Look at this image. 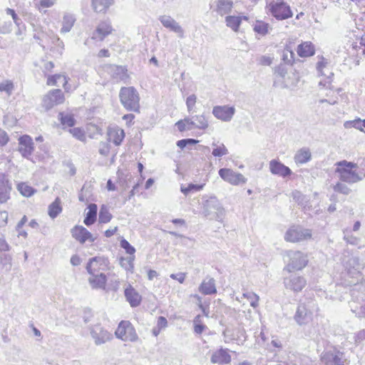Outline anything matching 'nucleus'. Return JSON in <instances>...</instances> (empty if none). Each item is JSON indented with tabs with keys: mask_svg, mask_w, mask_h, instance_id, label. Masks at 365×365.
Returning <instances> with one entry per match:
<instances>
[{
	"mask_svg": "<svg viewBox=\"0 0 365 365\" xmlns=\"http://www.w3.org/2000/svg\"><path fill=\"white\" fill-rule=\"evenodd\" d=\"M335 173L342 182L354 184L361 181L365 178V173H358L356 163L343 160L335 163Z\"/></svg>",
	"mask_w": 365,
	"mask_h": 365,
	"instance_id": "obj_1",
	"label": "nucleus"
},
{
	"mask_svg": "<svg viewBox=\"0 0 365 365\" xmlns=\"http://www.w3.org/2000/svg\"><path fill=\"white\" fill-rule=\"evenodd\" d=\"M201 207V214L209 220L222 222L225 216V210L215 196L203 197Z\"/></svg>",
	"mask_w": 365,
	"mask_h": 365,
	"instance_id": "obj_2",
	"label": "nucleus"
},
{
	"mask_svg": "<svg viewBox=\"0 0 365 365\" xmlns=\"http://www.w3.org/2000/svg\"><path fill=\"white\" fill-rule=\"evenodd\" d=\"M119 98L121 104L127 110L139 112L140 97L134 87H122L120 90Z\"/></svg>",
	"mask_w": 365,
	"mask_h": 365,
	"instance_id": "obj_3",
	"label": "nucleus"
},
{
	"mask_svg": "<svg viewBox=\"0 0 365 365\" xmlns=\"http://www.w3.org/2000/svg\"><path fill=\"white\" fill-rule=\"evenodd\" d=\"M267 9L270 14L279 21L289 19L293 16L289 5L283 0L270 1L267 4Z\"/></svg>",
	"mask_w": 365,
	"mask_h": 365,
	"instance_id": "obj_4",
	"label": "nucleus"
},
{
	"mask_svg": "<svg viewBox=\"0 0 365 365\" xmlns=\"http://www.w3.org/2000/svg\"><path fill=\"white\" fill-rule=\"evenodd\" d=\"M289 260L284 270L292 272L295 270H302L307 263V257L300 251L289 250L287 252Z\"/></svg>",
	"mask_w": 365,
	"mask_h": 365,
	"instance_id": "obj_5",
	"label": "nucleus"
},
{
	"mask_svg": "<svg viewBox=\"0 0 365 365\" xmlns=\"http://www.w3.org/2000/svg\"><path fill=\"white\" fill-rule=\"evenodd\" d=\"M289 273V274L283 279L285 289L295 293L301 292L307 285L306 279L293 272Z\"/></svg>",
	"mask_w": 365,
	"mask_h": 365,
	"instance_id": "obj_6",
	"label": "nucleus"
},
{
	"mask_svg": "<svg viewBox=\"0 0 365 365\" xmlns=\"http://www.w3.org/2000/svg\"><path fill=\"white\" fill-rule=\"evenodd\" d=\"M115 334L117 338L125 341H135L138 338L135 328L128 321H122Z\"/></svg>",
	"mask_w": 365,
	"mask_h": 365,
	"instance_id": "obj_7",
	"label": "nucleus"
},
{
	"mask_svg": "<svg viewBox=\"0 0 365 365\" xmlns=\"http://www.w3.org/2000/svg\"><path fill=\"white\" fill-rule=\"evenodd\" d=\"M312 237V231L301 227H292L285 233L284 239L287 242H298Z\"/></svg>",
	"mask_w": 365,
	"mask_h": 365,
	"instance_id": "obj_8",
	"label": "nucleus"
},
{
	"mask_svg": "<svg viewBox=\"0 0 365 365\" xmlns=\"http://www.w3.org/2000/svg\"><path fill=\"white\" fill-rule=\"evenodd\" d=\"M63 101L64 96L61 90L54 89L43 97L42 106L46 110H49L56 105L63 103Z\"/></svg>",
	"mask_w": 365,
	"mask_h": 365,
	"instance_id": "obj_9",
	"label": "nucleus"
},
{
	"mask_svg": "<svg viewBox=\"0 0 365 365\" xmlns=\"http://www.w3.org/2000/svg\"><path fill=\"white\" fill-rule=\"evenodd\" d=\"M212 113L216 118L224 122H230L235 113V108L234 106H216L213 107Z\"/></svg>",
	"mask_w": 365,
	"mask_h": 365,
	"instance_id": "obj_10",
	"label": "nucleus"
},
{
	"mask_svg": "<svg viewBox=\"0 0 365 365\" xmlns=\"http://www.w3.org/2000/svg\"><path fill=\"white\" fill-rule=\"evenodd\" d=\"M108 264V259L103 257H95L90 259L86 265V269L90 274L99 273L101 270H106Z\"/></svg>",
	"mask_w": 365,
	"mask_h": 365,
	"instance_id": "obj_11",
	"label": "nucleus"
},
{
	"mask_svg": "<svg viewBox=\"0 0 365 365\" xmlns=\"http://www.w3.org/2000/svg\"><path fill=\"white\" fill-rule=\"evenodd\" d=\"M310 306L305 304H300L294 315V320L299 325L308 324L312 319V312Z\"/></svg>",
	"mask_w": 365,
	"mask_h": 365,
	"instance_id": "obj_12",
	"label": "nucleus"
},
{
	"mask_svg": "<svg viewBox=\"0 0 365 365\" xmlns=\"http://www.w3.org/2000/svg\"><path fill=\"white\" fill-rule=\"evenodd\" d=\"M219 175L224 180L232 185H238L246 182L245 178L242 174L235 173L228 168L220 169Z\"/></svg>",
	"mask_w": 365,
	"mask_h": 365,
	"instance_id": "obj_13",
	"label": "nucleus"
},
{
	"mask_svg": "<svg viewBox=\"0 0 365 365\" xmlns=\"http://www.w3.org/2000/svg\"><path fill=\"white\" fill-rule=\"evenodd\" d=\"M19 153L24 158H29L34 150L32 138L27 135H24L19 138Z\"/></svg>",
	"mask_w": 365,
	"mask_h": 365,
	"instance_id": "obj_14",
	"label": "nucleus"
},
{
	"mask_svg": "<svg viewBox=\"0 0 365 365\" xmlns=\"http://www.w3.org/2000/svg\"><path fill=\"white\" fill-rule=\"evenodd\" d=\"M71 232L72 237L81 244L85 243L87 240L91 242L95 241L92 234L83 226L76 225L71 229Z\"/></svg>",
	"mask_w": 365,
	"mask_h": 365,
	"instance_id": "obj_15",
	"label": "nucleus"
},
{
	"mask_svg": "<svg viewBox=\"0 0 365 365\" xmlns=\"http://www.w3.org/2000/svg\"><path fill=\"white\" fill-rule=\"evenodd\" d=\"M343 354L335 349L322 353L321 359L326 365H341Z\"/></svg>",
	"mask_w": 365,
	"mask_h": 365,
	"instance_id": "obj_16",
	"label": "nucleus"
},
{
	"mask_svg": "<svg viewBox=\"0 0 365 365\" xmlns=\"http://www.w3.org/2000/svg\"><path fill=\"white\" fill-rule=\"evenodd\" d=\"M91 334L96 345L104 344L112 338V335L99 325L92 328Z\"/></svg>",
	"mask_w": 365,
	"mask_h": 365,
	"instance_id": "obj_17",
	"label": "nucleus"
},
{
	"mask_svg": "<svg viewBox=\"0 0 365 365\" xmlns=\"http://www.w3.org/2000/svg\"><path fill=\"white\" fill-rule=\"evenodd\" d=\"M106 71L115 81H123L128 78L127 68L123 66L107 65Z\"/></svg>",
	"mask_w": 365,
	"mask_h": 365,
	"instance_id": "obj_18",
	"label": "nucleus"
},
{
	"mask_svg": "<svg viewBox=\"0 0 365 365\" xmlns=\"http://www.w3.org/2000/svg\"><path fill=\"white\" fill-rule=\"evenodd\" d=\"M351 295L352 297V300L359 301L361 300L364 302V304L361 306L359 309L354 308L351 304H350V307L351 308L352 312L355 313L356 316L359 318L365 317V294L360 292L356 287L353 288L351 290Z\"/></svg>",
	"mask_w": 365,
	"mask_h": 365,
	"instance_id": "obj_19",
	"label": "nucleus"
},
{
	"mask_svg": "<svg viewBox=\"0 0 365 365\" xmlns=\"http://www.w3.org/2000/svg\"><path fill=\"white\" fill-rule=\"evenodd\" d=\"M159 21L161 22L164 27L178 34L180 38L183 36V29L179 25V24L171 16L166 15L160 16L159 17Z\"/></svg>",
	"mask_w": 365,
	"mask_h": 365,
	"instance_id": "obj_20",
	"label": "nucleus"
},
{
	"mask_svg": "<svg viewBox=\"0 0 365 365\" xmlns=\"http://www.w3.org/2000/svg\"><path fill=\"white\" fill-rule=\"evenodd\" d=\"M11 185L5 174L0 173V204L5 203L10 198Z\"/></svg>",
	"mask_w": 365,
	"mask_h": 365,
	"instance_id": "obj_21",
	"label": "nucleus"
},
{
	"mask_svg": "<svg viewBox=\"0 0 365 365\" xmlns=\"http://www.w3.org/2000/svg\"><path fill=\"white\" fill-rule=\"evenodd\" d=\"M210 361L213 364L220 365L227 364L231 361V356L229 349L220 348L214 351L211 356Z\"/></svg>",
	"mask_w": 365,
	"mask_h": 365,
	"instance_id": "obj_22",
	"label": "nucleus"
},
{
	"mask_svg": "<svg viewBox=\"0 0 365 365\" xmlns=\"http://www.w3.org/2000/svg\"><path fill=\"white\" fill-rule=\"evenodd\" d=\"M112 26L108 21H101L97 26L96 31L93 33L92 38L103 41L108 35L112 32Z\"/></svg>",
	"mask_w": 365,
	"mask_h": 365,
	"instance_id": "obj_23",
	"label": "nucleus"
},
{
	"mask_svg": "<svg viewBox=\"0 0 365 365\" xmlns=\"http://www.w3.org/2000/svg\"><path fill=\"white\" fill-rule=\"evenodd\" d=\"M269 170L273 175H277L282 178L289 176L292 173L289 168L277 160H272L269 162Z\"/></svg>",
	"mask_w": 365,
	"mask_h": 365,
	"instance_id": "obj_24",
	"label": "nucleus"
},
{
	"mask_svg": "<svg viewBox=\"0 0 365 365\" xmlns=\"http://www.w3.org/2000/svg\"><path fill=\"white\" fill-rule=\"evenodd\" d=\"M125 297L126 300L133 307H138L141 302V297L138 292L131 286L128 285L125 289Z\"/></svg>",
	"mask_w": 365,
	"mask_h": 365,
	"instance_id": "obj_25",
	"label": "nucleus"
},
{
	"mask_svg": "<svg viewBox=\"0 0 365 365\" xmlns=\"http://www.w3.org/2000/svg\"><path fill=\"white\" fill-rule=\"evenodd\" d=\"M88 278V282L93 289H105L107 277L103 273H97L91 274Z\"/></svg>",
	"mask_w": 365,
	"mask_h": 365,
	"instance_id": "obj_26",
	"label": "nucleus"
},
{
	"mask_svg": "<svg viewBox=\"0 0 365 365\" xmlns=\"http://www.w3.org/2000/svg\"><path fill=\"white\" fill-rule=\"evenodd\" d=\"M199 291L205 295L215 294L217 292L215 280L212 277H207L200 285Z\"/></svg>",
	"mask_w": 365,
	"mask_h": 365,
	"instance_id": "obj_27",
	"label": "nucleus"
},
{
	"mask_svg": "<svg viewBox=\"0 0 365 365\" xmlns=\"http://www.w3.org/2000/svg\"><path fill=\"white\" fill-rule=\"evenodd\" d=\"M108 140L113 142L115 145H120L125 138V133L123 129L115 128L108 132Z\"/></svg>",
	"mask_w": 365,
	"mask_h": 365,
	"instance_id": "obj_28",
	"label": "nucleus"
},
{
	"mask_svg": "<svg viewBox=\"0 0 365 365\" xmlns=\"http://www.w3.org/2000/svg\"><path fill=\"white\" fill-rule=\"evenodd\" d=\"M215 11L220 16L229 14L233 6L232 0H217Z\"/></svg>",
	"mask_w": 365,
	"mask_h": 365,
	"instance_id": "obj_29",
	"label": "nucleus"
},
{
	"mask_svg": "<svg viewBox=\"0 0 365 365\" xmlns=\"http://www.w3.org/2000/svg\"><path fill=\"white\" fill-rule=\"evenodd\" d=\"M297 53L300 57H309L315 53L314 46L310 41L300 43L297 47Z\"/></svg>",
	"mask_w": 365,
	"mask_h": 365,
	"instance_id": "obj_30",
	"label": "nucleus"
},
{
	"mask_svg": "<svg viewBox=\"0 0 365 365\" xmlns=\"http://www.w3.org/2000/svg\"><path fill=\"white\" fill-rule=\"evenodd\" d=\"M312 158L311 152L308 148H303L299 150L294 155V161L297 164H304Z\"/></svg>",
	"mask_w": 365,
	"mask_h": 365,
	"instance_id": "obj_31",
	"label": "nucleus"
},
{
	"mask_svg": "<svg viewBox=\"0 0 365 365\" xmlns=\"http://www.w3.org/2000/svg\"><path fill=\"white\" fill-rule=\"evenodd\" d=\"M88 208V211L86 213L83 222L86 225L90 226L96 220L98 207L96 204H90Z\"/></svg>",
	"mask_w": 365,
	"mask_h": 365,
	"instance_id": "obj_32",
	"label": "nucleus"
},
{
	"mask_svg": "<svg viewBox=\"0 0 365 365\" xmlns=\"http://www.w3.org/2000/svg\"><path fill=\"white\" fill-rule=\"evenodd\" d=\"M76 21V18L73 14H65L63 17L62 21V27L61 29V33H68L69 32L73 24Z\"/></svg>",
	"mask_w": 365,
	"mask_h": 365,
	"instance_id": "obj_33",
	"label": "nucleus"
},
{
	"mask_svg": "<svg viewBox=\"0 0 365 365\" xmlns=\"http://www.w3.org/2000/svg\"><path fill=\"white\" fill-rule=\"evenodd\" d=\"M61 201L59 197H56L55 200L48 206V214L51 218L55 219L61 212Z\"/></svg>",
	"mask_w": 365,
	"mask_h": 365,
	"instance_id": "obj_34",
	"label": "nucleus"
},
{
	"mask_svg": "<svg viewBox=\"0 0 365 365\" xmlns=\"http://www.w3.org/2000/svg\"><path fill=\"white\" fill-rule=\"evenodd\" d=\"M242 19L247 20V16H228L225 18L226 25L231 28L233 31H237Z\"/></svg>",
	"mask_w": 365,
	"mask_h": 365,
	"instance_id": "obj_35",
	"label": "nucleus"
},
{
	"mask_svg": "<svg viewBox=\"0 0 365 365\" xmlns=\"http://www.w3.org/2000/svg\"><path fill=\"white\" fill-rule=\"evenodd\" d=\"M113 3V0H92V6L96 12L105 11Z\"/></svg>",
	"mask_w": 365,
	"mask_h": 365,
	"instance_id": "obj_36",
	"label": "nucleus"
},
{
	"mask_svg": "<svg viewBox=\"0 0 365 365\" xmlns=\"http://www.w3.org/2000/svg\"><path fill=\"white\" fill-rule=\"evenodd\" d=\"M212 145L214 147L212 152L213 156L220 158L228 154V150L223 143L213 142Z\"/></svg>",
	"mask_w": 365,
	"mask_h": 365,
	"instance_id": "obj_37",
	"label": "nucleus"
},
{
	"mask_svg": "<svg viewBox=\"0 0 365 365\" xmlns=\"http://www.w3.org/2000/svg\"><path fill=\"white\" fill-rule=\"evenodd\" d=\"M269 28V24L262 21H257L253 26L254 31L262 36H264L268 33Z\"/></svg>",
	"mask_w": 365,
	"mask_h": 365,
	"instance_id": "obj_38",
	"label": "nucleus"
},
{
	"mask_svg": "<svg viewBox=\"0 0 365 365\" xmlns=\"http://www.w3.org/2000/svg\"><path fill=\"white\" fill-rule=\"evenodd\" d=\"M193 118L196 128L205 130L208 127V121L204 115H195Z\"/></svg>",
	"mask_w": 365,
	"mask_h": 365,
	"instance_id": "obj_39",
	"label": "nucleus"
},
{
	"mask_svg": "<svg viewBox=\"0 0 365 365\" xmlns=\"http://www.w3.org/2000/svg\"><path fill=\"white\" fill-rule=\"evenodd\" d=\"M112 215L110 213L106 206L103 205L99 212L98 221L100 223H107L110 221Z\"/></svg>",
	"mask_w": 365,
	"mask_h": 365,
	"instance_id": "obj_40",
	"label": "nucleus"
},
{
	"mask_svg": "<svg viewBox=\"0 0 365 365\" xmlns=\"http://www.w3.org/2000/svg\"><path fill=\"white\" fill-rule=\"evenodd\" d=\"M134 256H130L127 257H121L120 260V264L123 268L125 270L133 272L134 265Z\"/></svg>",
	"mask_w": 365,
	"mask_h": 365,
	"instance_id": "obj_41",
	"label": "nucleus"
},
{
	"mask_svg": "<svg viewBox=\"0 0 365 365\" xmlns=\"http://www.w3.org/2000/svg\"><path fill=\"white\" fill-rule=\"evenodd\" d=\"M17 189L19 191V192L23 196H25V197H30L35 192V190L32 187L28 185L25 182H21V183L18 184Z\"/></svg>",
	"mask_w": 365,
	"mask_h": 365,
	"instance_id": "obj_42",
	"label": "nucleus"
},
{
	"mask_svg": "<svg viewBox=\"0 0 365 365\" xmlns=\"http://www.w3.org/2000/svg\"><path fill=\"white\" fill-rule=\"evenodd\" d=\"M12 257L9 254H1L0 255V263L6 272H9L12 265Z\"/></svg>",
	"mask_w": 365,
	"mask_h": 365,
	"instance_id": "obj_43",
	"label": "nucleus"
},
{
	"mask_svg": "<svg viewBox=\"0 0 365 365\" xmlns=\"http://www.w3.org/2000/svg\"><path fill=\"white\" fill-rule=\"evenodd\" d=\"M58 116L59 120L63 125H67L68 127H72L74 125L76 120L72 115L60 113Z\"/></svg>",
	"mask_w": 365,
	"mask_h": 365,
	"instance_id": "obj_44",
	"label": "nucleus"
},
{
	"mask_svg": "<svg viewBox=\"0 0 365 365\" xmlns=\"http://www.w3.org/2000/svg\"><path fill=\"white\" fill-rule=\"evenodd\" d=\"M242 297L244 298L247 299L250 301V306L252 307L253 308H256L258 307L259 297L257 294L254 292H247L243 293Z\"/></svg>",
	"mask_w": 365,
	"mask_h": 365,
	"instance_id": "obj_45",
	"label": "nucleus"
},
{
	"mask_svg": "<svg viewBox=\"0 0 365 365\" xmlns=\"http://www.w3.org/2000/svg\"><path fill=\"white\" fill-rule=\"evenodd\" d=\"M69 132L76 139L81 141L86 140V134L83 129L80 128H70Z\"/></svg>",
	"mask_w": 365,
	"mask_h": 365,
	"instance_id": "obj_46",
	"label": "nucleus"
},
{
	"mask_svg": "<svg viewBox=\"0 0 365 365\" xmlns=\"http://www.w3.org/2000/svg\"><path fill=\"white\" fill-rule=\"evenodd\" d=\"M197 101V97L195 94L189 96L186 99V106L187 111L191 113L195 112V103Z\"/></svg>",
	"mask_w": 365,
	"mask_h": 365,
	"instance_id": "obj_47",
	"label": "nucleus"
},
{
	"mask_svg": "<svg viewBox=\"0 0 365 365\" xmlns=\"http://www.w3.org/2000/svg\"><path fill=\"white\" fill-rule=\"evenodd\" d=\"M202 187H203L202 185H195V184L190 183L188 185L187 187L181 186L180 190L184 195H187L190 192L200 191V190L202 189Z\"/></svg>",
	"mask_w": 365,
	"mask_h": 365,
	"instance_id": "obj_48",
	"label": "nucleus"
},
{
	"mask_svg": "<svg viewBox=\"0 0 365 365\" xmlns=\"http://www.w3.org/2000/svg\"><path fill=\"white\" fill-rule=\"evenodd\" d=\"M58 81H62L63 83H66L67 82L66 76L59 75V74H56V75L50 76L48 78L47 84L49 86H57V82Z\"/></svg>",
	"mask_w": 365,
	"mask_h": 365,
	"instance_id": "obj_49",
	"label": "nucleus"
},
{
	"mask_svg": "<svg viewBox=\"0 0 365 365\" xmlns=\"http://www.w3.org/2000/svg\"><path fill=\"white\" fill-rule=\"evenodd\" d=\"M14 90V84L11 81H5L0 83V91L6 92L10 96Z\"/></svg>",
	"mask_w": 365,
	"mask_h": 365,
	"instance_id": "obj_50",
	"label": "nucleus"
},
{
	"mask_svg": "<svg viewBox=\"0 0 365 365\" xmlns=\"http://www.w3.org/2000/svg\"><path fill=\"white\" fill-rule=\"evenodd\" d=\"M120 247L125 250L126 253L133 256L135 252V249L125 239H122L120 242Z\"/></svg>",
	"mask_w": 365,
	"mask_h": 365,
	"instance_id": "obj_51",
	"label": "nucleus"
},
{
	"mask_svg": "<svg viewBox=\"0 0 365 365\" xmlns=\"http://www.w3.org/2000/svg\"><path fill=\"white\" fill-rule=\"evenodd\" d=\"M334 190L335 192L344 194L349 195L351 192V189L345 184L341 182H337L334 187Z\"/></svg>",
	"mask_w": 365,
	"mask_h": 365,
	"instance_id": "obj_52",
	"label": "nucleus"
},
{
	"mask_svg": "<svg viewBox=\"0 0 365 365\" xmlns=\"http://www.w3.org/2000/svg\"><path fill=\"white\" fill-rule=\"evenodd\" d=\"M348 123H350L351 126L355 128L356 129L360 130L361 131L365 133V119L361 120L360 118H359L350 122H346L345 123V125Z\"/></svg>",
	"mask_w": 365,
	"mask_h": 365,
	"instance_id": "obj_53",
	"label": "nucleus"
},
{
	"mask_svg": "<svg viewBox=\"0 0 365 365\" xmlns=\"http://www.w3.org/2000/svg\"><path fill=\"white\" fill-rule=\"evenodd\" d=\"M292 197L299 205H304L307 202L306 197L299 191H294L292 192Z\"/></svg>",
	"mask_w": 365,
	"mask_h": 365,
	"instance_id": "obj_54",
	"label": "nucleus"
},
{
	"mask_svg": "<svg viewBox=\"0 0 365 365\" xmlns=\"http://www.w3.org/2000/svg\"><path fill=\"white\" fill-rule=\"evenodd\" d=\"M197 143H198V140L192 138H186V139H182L178 141H177V145L181 148H185L188 145H195Z\"/></svg>",
	"mask_w": 365,
	"mask_h": 365,
	"instance_id": "obj_55",
	"label": "nucleus"
},
{
	"mask_svg": "<svg viewBox=\"0 0 365 365\" xmlns=\"http://www.w3.org/2000/svg\"><path fill=\"white\" fill-rule=\"evenodd\" d=\"M200 316L197 315L194 319V331L196 334H200L204 331L205 326L200 323Z\"/></svg>",
	"mask_w": 365,
	"mask_h": 365,
	"instance_id": "obj_56",
	"label": "nucleus"
},
{
	"mask_svg": "<svg viewBox=\"0 0 365 365\" xmlns=\"http://www.w3.org/2000/svg\"><path fill=\"white\" fill-rule=\"evenodd\" d=\"M110 151V145L108 142H101L98 146V152L103 156H107Z\"/></svg>",
	"mask_w": 365,
	"mask_h": 365,
	"instance_id": "obj_57",
	"label": "nucleus"
},
{
	"mask_svg": "<svg viewBox=\"0 0 365 365\" xmlns=\"http://www.w3.org/2000/svg\"><path fill=\"white\" fill-rule=\"evenodd\" d=\"M287 73V70L284 65H279L274 68V74L279 77L284 78Z\"/></svg>",
	"mask_w": 365,
	"mask_h": 365,
	"instance_id": "obj_58",
	"label": "nucleus"
},
{
	"mask_svg": "<svg viewBox=\"0 0 365 365\" xmlns=\"http://www.w3.org/2000/svg\"><path fill=\"white\" fill-rule=\"evenodd\" d=\"M6 14H9V15H11L14 23L17 25V26H19L21 22V20L19 18V16H17V14H16L15 11L12 9H9L8 8L6 10Z\"/></svg>",
	"mask_w": 365,
	"mask_h": 365,
	"instance_id": "obj_59",
	"label": "nucleus"
},
{
	"mask_svg": "<svg viewBox=\"0 0 365 365\" xmlns=\"http://www.w3.org/2000/svg\"><path fill=\"white\" fill-rule=\"evenodd\" d=\"M169 233L173 236L178 237L180 238V243L184 245H188V242H191L192 240L189 237H186L182 235H180L175 232H169Z\"/></svg>",
	"mask_w": 365,
	"mask_h": 365,
	"instance_id": "obj_60",
	"label": "nucleus"
},
{
	"mask_svg": "<svg viewBox=\"0 0 365 365\" xmlns=\"http://www.w3.org/2000/svg\"><path fill=\"white\" fill-rule=\"evenodd\" d=\"M327 64V61L323 56L321 57V60L317 63V71L322 75H324L322 71L326 67Z\"/></svg>",
	"mask_w": 365,
	"mask_h": 365,
	"instance_id": "obj_61",
	"label": "nucleus"
},
{
	"mask_svg": "<svg viewBox=\"0 0 365 365\" xmlns=\"http://www.w3.org/2000/svg\"><path fill=\"white\" fill-rule=\"evenodd\" d=\"M184 122L186 123V126L187 128V130H190L192 129H195V123L194 122L193 116L192 117H186L184 118Z\"/></svg>",
	"mask_w": 365,
	"mask_h": 365,
	"instance_id": "obj_62",
	"label": "nucleus"
},
{
	"mask_svg": "<svg viewBox=\"0 0 365 365\" xmlns=\"http://www.w3.org/2000/svg\"><path fill=\"white\" fill-rule=\"evenodd\" d=\"M9 141V137L6 133L0 129V146L5 145Z\"/></svg>",
	"mask_w": 365,
	"mask_h": 365,
	"instance_id": "obj_63",
	"label": "nucleus"
},
{
	"mask_svg": "<svg viewBox=\"0 0 365 365\" xmlns=\"http://www.w3.org/2000/svg\"><path fill=\"white\" fill-rule=\"evenodd\" d=\"M272 58L267 56H262L259 58V63L262 66H269L272 63Z\"/></svg>",
	"mask_w": 365,
	"mask_h": 365,
	"instance_id": "obj_64",
	"label": "nucleus"
}]
</instances>
